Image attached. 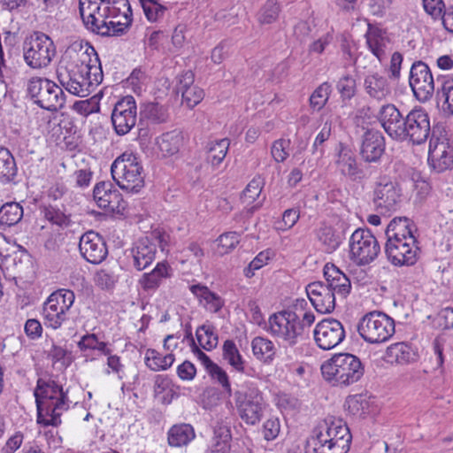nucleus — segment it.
I'll list each match as a JSON object with an SVG mask.
<instances>
[{"label":"nucleus","instance_id":"nucleus-1","mask_svg":"<svg viewBox=\"0 0 453 453\" xmlns=\"http://www.w3.org/2000/svg\"><path fill=\"white\" fill-rule=\"evenodd\" d=\"M37 409V423L42 426L58 427L62 412L70 407L67 392L51 378H39L34 392Z\"/></svg>","mask_w":453,"mask_h":453},{"label":"nucleus","instance_id":"nucleus-2","mask_svg":"<svg viewBox=\"0 0 453 453\" xmlns=\"http://www.w3.org/2000/svg\"><path fill=\"white\" fill-rule=\"evenodd\" d=\"M352 435L342 420H323L315 426L305 445V453H348Z\"/></svg>","mask_w":453,"mask_h":453},{"label":"nucleus","instance_id":"nucleus-3","mask_svg":"<svg viewBox=\"0 0 453 453\" xmlns=\"http://www.w3.org/2000/svg\"><path fill=\"white\" fill-rule=\"evenodd\" d=\"M307 305L305 299H296V303L287 310L273 313L269 318V330L274 336L281 338L289 346L297 343L299 338H303L310 326L315 321L312 312H304L302 319L296 313L298 307L303 311Z\"/></svg>","mask_w":453,"mask_h":453},{"label":"nucleus","instance_id":"nucleus-4","mask_svg":"<svg viewBox=\"0 0 453 453\" xmlns=\"http://www.w3.org/2000/svg\"><path fill=\"white\" fill-rule=\"evenodd\" d=\"M320 369L326 381L341 387L357 382L365 373V365L360 358L346 352L334 354Z\"/></svg>","mask_w":453,"mask_h":453},{"label":"nucleus","instance_id":"nucleus-5","mask_svg":"<svg viewBox=\"0 0 453 453\" xmlns=\"http://www.w3.org/2000/svg\"><path fill=\"white\" fill-rule=\"evenodd\" d=\"M111 173L117 185L127 193L137 194L144 187L142 165L132 152L119 156L111 164Z\"/></svg>","mask_w":453,"mask_h":453},{"label":"nucleus","instance_id":"nucleus-6","mask_svg":"<svg viewBox=\"0 0 453 453\" xmlns=\"http://www.w3.org/2000/svg\"><path fill=\"white\" fill-rule=\"evenodd\" d=\"M95 66L96 73H89L76 68L75 65H69L66 66L58 64L57 68L58 81L69 93L80 97H86L103 81V70H99L97 65Z\"/></svg>","mask_w":453,"mask_h":453},{"label":"nucleus","instance_id":"nucleus-7","mask_svg":"<svg viewBox=\"0 0 453 453\" xmlns=\"http://www.w3.org/2000/svg\"><path fill=\"white\" fill-rule=\"evenodd\" d=\"M27 92L36 105L49 111H58L65 105L62 88L46 78H31L27 82Z\"/></svg>","mask_w":453,"mask_h":453},{"label":"nucleus","instance_id":"nucleus-8","mask_svg":"<svg viewBox=\"0 0 453 453\" xmlns=\"http://www.w3.org/2000/svg\"><path fill=\"white\" fill-rule=\"evenodd\" d=\"M395 320L386 313L373 311L366 313L358 322L357 332L367 342H385L395 334Z\"/></svg>","mask_w":453,"mask_h":453},{"label":"nucleus","instance_id":"nucleus-9","mask_svg":"<svg viewBox=\"0 0 453 453\" xmlns=\"http://www.w3.org/2000/svg\"><path fill=\"white\" fill-rule=\"evenodd\" d=\"M22 50L26 64L33 69L46 67L56 53L53 41L42 32H34L27 37Z\"/></svg>","mask_w":453,"mask_h":453},{"label":"nucleus","instance_id":"nucleus-10","mask_svg":"<svg viewBox=\"0 0 453 453\" xmlns=\"http://www.w3.org/2000/svg\"><path fill=\"white\" fill-rule=\"evenodd\" d=\"M234 395L241 419L250 426L258 424L266 407L263 394L257 388H252L245 391L236 390Z\"/></svg>","mask_w":453,"mask_h":453},{"label":"nucleus","instance_id":"nucleus-11","mask_svg":"<svg viewBox=\"0 0 453 453\" xmlns=\"http://www.w3.org/2000/svg\"><path fill=\"white\" fill-rule=\"evenodd\" d=\"M350 258L358 265L372 263L380 251L376 237L368 228H357L349 239Z\"/></svg>","mask_w":453,"mask_h":453},{"label":"nucleus","instance_id":"nucleus-12","mask_svg":"<svg viewBox=\"0 0 453 453\" xmlns=\"http://www.w3.org/2000/svg\"><path fill=\"white\" fill-rule=\"evenodd\" d=\"M59 64L75 65L76 68L92 73L96 66L102 70L101 61L95 48L88 42L75 41L65 50Z\"/></svg>","mask_w":453,"mask_h":453},{"label":"nucleus","instance_id":"nucleus-13","mask_svg":"<svg viewBox=\"0 0 453 453\" xmlns=\"http://www.w3.org/2000/svg\"><path fill=\"white\" fill-rule=\"evenodd\" d=\"M406 130L403 134V142H410L414 145L423 144L431 136L430 116L426 109L415 106L407 111Z\"/></svg>","mask_w":453,"mask_h":453},{"label":"nucleus","instance_id":"nucleus-14","mask_svg":"<svg viewBox=\"0 0 453 453\" xmlns=\"http://www.w3.org/2000/svg\"><path fill=\"white\" fill-rule=\"evenodd\" d=\"M419 248L416 237L387 240L385 254L388 260L395 266H411L417 263Z\"/></svg>","mask_w":453,"mask_h":453},{"label":"nucleus","instance_id":"nucleus-15","mask_svg":"<svg viewBox=\"0 0 453 453\" xmlns=\"http://www.w3.org/2000/svg\"><path fill=\"white\" fill-rule=\"evenodd\" d=\"M111 119L118 135L128 134L137 120V106L134 96H126L119 99L114 105Z\"/></svg>","mask_w":453,"mask_h":453},{"label":"nucleus","instance_id":"nucleus-16","mask_svg":"<svg viewBox=\"0 0 453 453\" xmlns=\"http://www.w3.org/2000/svg\"><path fill=\"white\" fill-rule=\"evenodd\" d=\"M410 86L415 97L420 102L429 100L434 92V81L428 65L421 61H415L410 70Z\"/></svg>","mask_w":453,"mask_h":453},{"label":"nucleus","instance_id":"nucleus-17","mask_svg":"<svg viewBox=\"0 0 453 453\" xmlns=\"http://www.w3.org/2000/svg\"><path fill=\"white\" fill-rule=\"evenodd\" d=\"M377 119L392 140L403 142V134L406 130L407 112L404 114L395 104H387L380 108Z\"/></svg>","mask_w":453,"mask_h":453},{"label":"nucleus","instance_id":"nucleus-18","mask_svg":"<svg viewBox=\"0 0 453 453\" xmlns=\"http://www.w3.org/2000/svg\"><path fill=\"white\" fill-rule=\"evenodd\" d=\"M93 197L98 207L118 214H124L127 202L110 181H100L93 189Z\"/></svg>","mask_w":453,"mask_h":453},{"label":"nucleus","instance_id":"nucleus-19","mask_svg":"<svg viewBox=\"0 0 453 453\" xmlns=\"http://www.w3.org/2000/svg\"><path fill=\"white\" fill-rule=\"evenodd\" d=\"M401 189L396 182L382 177L373 189L372 202L380 213L395 211L400 202Z\"/></svg>","mask_w":453,"mask_h":453},{"label":"nucleus","instance_id":"nucleus-20","mask_svg":"<svg viewBox=\"0 0 453 453\" xmlns=\"http://www.w3.org/2000/svg\"><path fill=\"white\" fill-rule=\"evenodd\" d=\"M317 345L329 350L339 345L345 338L342 324L335 319H325L316 325L313 331Z\"/></svg>","mask_w":453,"mask_h":453},{"label":"nucleus","instance_id":"nucleus-21","mask_svg":"<svg viewBox=\"0 0 453 453\" xmlns=\"http://www.w3.org/2000/svg\"><path fill=\"white\" fill-rule=\"evenodd\" d=\"M79 250L82 257L90 264L98 265L105 260L108 255L106 242L95 231L83 234L79 242Z\"/></svg>","mask_w":453,"mask_h":453},{"label":"nucleus","instance_id":"nucleus-22","mask_svg":"<svg viewBox=\"0 0 453 453\" xmlns=\"http://www.w3.org/2000/svg\"><path fill=\"white\" fill-rule=\"evenodd\" d=\"M173 91L176 95L181 94L182 104L193 109L204 96L203 90L194 85L195 73L191 70H184L175 77Z\"/></svg>","mask_w":453,"mask_h":453},{"label":"nucleus","instance_id":"nucleus-23","mask_svg":"<svg viewBox=\"0 0 453 453\" xmlns=\"http://www.w3.org/2000/svg\"><path fill=\"white\" fill-rule=\"evenodd\" d=\"M385 149V138L380 130H367L361 135L359 155L365 162H379Z\"/></svg>","mask_w":453,"mask_h":453},{"label":"nucleus","instance_id":"nucleus-24","mask_svg":"<svg viewBox=\"0 0 453 453\" xmlns=\"http://www.w3.org/2000/svg\"><path fill=\"white\" fill-rule=\"evenodd\" d=\"M307 296L315 310L322 314L331 313L335 308V294L325 283L314 281L306 287Z\"/></svg>","mask_w":453,"mask_h":453},{"label":"nucleus","instance_id":"nucleus-25","mask_svg":"<svg viewBox=\"0 0 453 453\" xmlns=\"http://www.w3.org/2000/svg\"><path fill=\"white\" fill-rule=\"evenodd\" d=\"M323 273L326 279L325 285L334 294H337L342 299L349 295L351 291L350 280L336 265L332 263H326L324 266Z\"/></svg>","mask_w":453,"mask_h":453},{"label":"nucleus","instance_id":"nucleus-26","mask_svg":"<svg viewBox=\"0 0 453 453\" xmlns=\"http://www.w3.org/2000/svg\"><path fill=\"white\" fill-rule=\"evenodd\" d=\"M130 252L133 266L137 271H142L155 260L157 246L148 237H143L134 243Z\"/></svg>","mask_w":453,"mask_h":453},{"label":"nucleus","instance_id":"nucleus-27","mask_svg":"<svg viewBox=\"0 0 453 453\" xmlns=\"http://www.w3.org/2000/svg\"><path fill=\"white\" fill-rule=\"evenodd\" d=\"M430 140L428 164L437 173H442L453 165V149L445 142H438L434 146Z\"/></svg>","mask_w":453,"mask_h":453},{"label":"nucleus","instance_id":"nucleus-28","mask_svg":"<svg viewBox=\"0 0 453 453\" xmlns=\"http://www.w3.org/2000/svg\"><path fill=\"white\" fill-rule=\"evenodd\" d=\"M172 275L173 268L167 261H163L157 263L151 272L143 273L138 283L144 292L153 294L159 288L163 280L171 278Z\"/></svg>","mask_w":453,"mask_h":453},{"label":"nucleus","instance_id":"nucleus-29","mask_svg":"<svg viewBox=\"0 0 453 453\" xmlns=\"http://www.w3.org/2000/svg\"><path fill=\"white\" fill-rule=\"evenodd\" d=\"M337 228L324 226L319 229L318 238L326 246L327 252L334 251L345 239L346 230L349 228L344 221L337 223Z\"/></svg>","mask_w":453,"mask_h":453},{"label":"nucleus","instance_id":"nucleus-30","mask_svg":"<svg viewBox=\"0 0 453 453\" xmlns=\"http://www.w3.org/2000/svg\"><path fill=\"white\" fill-rule=\"evenodd\" d=\"M364 88L367 95L377 101H382L391 95V88L388 79L378 73L365 78Z\"/></svg>","mask_w":453,"mask_h":453},{"label":"nucleus","instance_id":"nucleus-31","mask_svg":"<svg viewBox=\"0 0 453 453\" xmlns=\"http://www.w3.org/2000/svg\"><path fill=\"white\" fill-rule=\"evenodd\" d=\"M414 231L417 227L414 222L407 217L394 218L385 230L387 240L407 239L409 236L415 237Z\"/></svg>","mask_w":453,"mask_h":453},{"label":"nucleus","instance_id":"nucleus-32","mask_svg":"<svg viewBox=\"0 0 453 453\" xmlns=\"http://www.w3.org/2000/svg\"><path fill=\"white\" fill-rule=\"evenodd\" d=\"M191 293L199 300L200 303L204 302L203 306L211 312L217 313L225 305L224 299L217 293L202 284H194L189 287Z\"/></svg>","mask_w":453,"mask_h":453},{"label":"nucleus","instance_id":"nucleus-33","mask_svg":"<svg viewBox=\"0 0 453 453\" xmlns=\"http://www.w3.org/2000/svg\"><path fill=\"white\" fill-rule=\"evenodd\" d=\"M18 167L12 152L0 146V182L3 184L16 183Z\"/></svg>","mask_w":453,"mask_h":453},{"label":"nucleus","instance_id":"nucleus-34","mask_svg":"<svg viewBox=\"0 0 453 453\" xmlns=\"http://www.w3.org/2000/svg\"><path fill=\"white\" fill-rule=\"evenodd\" d=\"M418 354L411 347L404 342H397L387 348L386 357L390 363L400 365L415 362L418 359Z\"/></svg>","mask_w":453,"mask_h":453},{"label":"nucleus","instance_id":"nucleus-35","mask_svg":"<svg viewBox=\"0 0 453 453\" xmlns=\"http://www.w3.org/2000/svg\"><path fill=\"white\" fill-rule=\"evenodd\" d=\"M337 163L342 167V173L348 176L351 180H361L365 178V173L361 169L353 157L350 150L342 149L339 153V159Z\"/></svg>","mask_w":453,"mask_h":453},{"label":"nucleus","instance_id":"nucleus-36","mask_svg":"<svg viewBox=\"0 0 453 453\" xmlns=\"http://www.w3.org/2000/svg\"><path fill=\"white\" fill-rule=\"evenodd\" d=\"M24 216L23 207L17 202H7L0 207V229L16 226Z\"/></svg>","mask_w":453,"mask_h":453},{"label":"nucleus","instance_id":"nucleus-37","mask_svg":"<svg viewBox=\"0 0 453 453\" xmlns=\"http://www.w3.org/2000/svg\"><path fill=\"white\" fill-rule=\"evenodd\" d=\"M195 437L193 426L190 424L181 423L170 428L168 443L172 447H182L188 445Z\"/></svg>","mask_w":453,"mask_h":453},{"label":"nucleus","instance_id":"nucleus-38","mask_svg":"<svg viewBox=\"0 0 453 453\" xmlns=\"http://www.w3.org/2000/svg\"><path fill=\"white\" fill-rule=\"evenodd\" d=\"M39 209L43 218L52 225H56L61 228L67 227L71 225V215L65 213L64 205H62V208H59L51 204H42Z\"/></svg>","mask_w":453,"mask_h":453},{"label":"nucleus","instance_id":"nucleus-39","mask_svg":"<svg viewBox=\"0 0 453 453\" xmlns=\"http://www.w3.org/2000/svg\"><path fill=\"white\" fill-rule=\"evenodd\" d=\"M42 316L45 326L54 330L60 328L67 319L57 304L51 303L48 298L42 305Z\"/></svg>","mask_w":453,"mask_h":453},{"label":"nucleus","instance_id":"nucleus-40","mask_svg":"<svg viewBox=\"0 0 453 453\" xmlns=\"http://www.w3.org/2000/svg\"><path fill=\"white\" fill-rule=\"evenodd\" d=\"M157 145L165 156H173L183 145V135L177 130L165 133L158 138Z\"/></svg>","mask_w":453,"mask_h":453},{"label":"nucleus","instance_id":"nucleus-41","mask_svg":"<svg viewBox=\"0 0 453 453\" xmlns=\"http://www.w3.org/2000/svg\"><path fill=\"white\" fill-rule=\"evenodd\" d=\"M253 355L264 363H271L275 356L276 350L273 343L264 337H255L251 342Z\"/></svg>","mask_w":453,"mask_h":453},{"label":"nucleus","instance_id":"nucleus-42","mask_svg":"<svg viewBox=\"0 0 453 453\" xmlns=\"http://www.w3.org/2000/svg\"><path fill=\"white\" fill-rule=\"evenodd\" d=\"M79 11L82 19V22L88 30L101 36L110 35V29L106 25V20L103 19L99 21L98 18H96V15H93L92 13H88V15H86V10L83 2L79 1Z\"/></svg>","mask_w":453,"mask_h":453},{"label":"nucleus","instance_id":"nucleus-43","mask_svg":"<svg viewBox=\"0 0 453 453\" xmlns=\"http://www.w3.org/2000/svg\"><path fill=\"white\" fill-rule=\"evenodd\" d=\"M174 362V355L162 356L153 349H148L145 355V364L152 371L166 370Z\"/></svg>","mask_w":453,"mask_h":453},{"label":"nucleus","instance_id":"nucleus-44","mask_svg":"<svg viewBox=\"0 0 453 453\" xmlns=\"http://www.w3.org/2000/svg\"><path fill=\"white\" fill-rule=\"evenodd\" d=\"M229 145L230 142L227 138L209 142L207 145V161L211 163L212 166H218L226 157Z\"/></svg>","mask_w":453,"mask_h":453},{"label":"nucleus","instance_id":"nucleus-45","mask_svg":"<svg viewBox=\"0 0 453 453\" xmlns=\"http://www.w3.org/2000/svg\"><path fill=\"white\" fill-rule=\"evenodd\" d=\"M223 358L237 372H244V360L233 340H226L222 346Z\"/></svg>","mask_w":453,"mask_h":453},{"label":"nucleus","instance_id":"nucleus-46","mask_svg":"<svg viewBox=\"0 0 453 453\" xmlns=\"http://www.w3.org/2000/svg\"><path fill=\"white\" fill-rule=\"evenodd\" d=\"M438 103L442 102L445 113L453 115V78H442L441 88L437 91Z\"/></svg>","mask_w":453,"mask_h":453},{"label":"nucleus","instance_id":"nucleus-47","mask_svg":"<svg viewBox=\"0 0 453 453\" xmlns=\"http://www.w3.org/2000/svg\"><path fill=\"white\" fill-rule=\"evenodd\" d=\"M143 119L159 124L166 122L168 115L165 110L158 103H148L143 105L140 111V119Z\"/></svg>","mask_w":453,"mask_h":453},{"label":"nucleus","instance_id":"nucleus-48","mask_svg":"<svg viewBox=\"0 0 453 453\" xmlns=\"http://www.w3.org/2000/svg\"><path fill=\"white\" fill-rule=\"evenodd\" d=\"M335 87L343 103L350 101L357 92V81L350 74L341 77L336 82Z\"/></svg>","mask_w":453,"mask_h":453},{"label":"nucleus","instance_id":"nucleus-49","mask_svg":"<svg viewBox=\"0 0 453 453\" xmlns=\"http://www.w3.org/2000/svg\"><path fill=\"white\" fill-rule=\"evenodd\" d=\"M48 299L57 304L60 311L66 315L74 303L75 295L72 290L61 288L51 293Z\"/></svg>","mask_w":453,"mask_h":453},{"label":"nucleus","instance_id":"nucleus-50","mask_svg":"<svg viewBox=\"0 0 453 453\" xmlns=\"http://www.w3.org/2000/svg\"><path fill=\"white\" fill-rule=\"evenodd\" d=\"M196 338L203 349L211 351L218 345L219 336L214 327L203 325L196 330Z\"/></svg>","mask_w":453,"mask_h":453},{"label":"nucleus","instance_id":"nucleus-51","mask_svg":"<svg viewBox=\"0 0 453 453\" xmlns=\"http://www.w3.org/2000/svg\"><path fill=\"white\" fill-rule=\"evenodd\" d=\"M331 92V84L327 81L323 82L310 96L311 107L317 111L321 110L328 101Z\"/></svg>","mask_w":453,"mask_h":453},{"label":"nucleus","instance_id":"nucleus-52","mask_svg":"<svg viewBox=\"0 0 453 453\" xmlns=\"http://www.w3.org/2000/svg\"><path fill=\"white\" fill-rule=\"evenodd\" d=\"M48 357L51 359L53 364L59 363L61 368L65 370L74 361V357L71 350L54 343L51 346Z\"/></svg>","mask_w":453,"mask_h":453},{"label":"nucleus","instance_id":"nucleus-53","mask_svg":"<svg viewBox=\"0 0 453 453\" xmlns=\"http://www.w3.org/2000/svg\"><path fill=\"white\" fill-rule=\"evenodd\" d=\"M107 14H100L103 17H118L122 15L124 19H133L132 9L128 0H113L106 7Z\"/></svg>","mask_w":453,"mask_h":453},{"label":"nucleus","instance_id":"nucleus-54","mask_svg":"<svg viewBox=\"0 0 453 453\" xmlns=\"http://www.w3.org/2000/svg\"><path fill=\"white\" fill-rule=\"evenodd\" d=\"M143 12L150 21H156L158 18L163 17L166 7L157 3V0H139Z\"/></svg>","mask_w":453,"mask_h":453},{"label":"nucleus","instance_id":"nucleus-55","mask_svg":"<svg viewBox=\"0 0 453 453\" xmlns=\"http://www.w3.org/2000/svg\"><path fill=\"white\" fill-rule=\"evenodd\" d=\"M207 372L213 380L217 381L223 388L227 396L232 395V388L229 377L222 367L218 364H215L207 371Z\"/></svg>","mask_w":453,"mask_h":453},{"label":"nucleus","instance_id":"nucleus-56","mask_svg":"<svg viewBox=\"0 0 453 453\" xmlns=\"http://www.w3.org/2000/svg\"><path fill=\"white\" fill-rule=\"evenodd\" d=\"M280 12V4L278 0H267L261 10L259 21L262 24H271L274 22Z\"/></svg>","mask_w":453,"mask_h":453},{"label":"nucleus","instance_id":"nucleus-57","mask_svg":"<svg viewBox=\"0 0 453 453\" xmlns=\"http://www.w3.org/2000/svg\"><path fill=\"white\" fill-rule=\"evenodd\" d=\"M299 219V211L296 209H288L282 214V219L277 222L278 230H288L293 227Z\"/></svg>","mask_w":453,"mask_h":453},{"label":"nucleus","instance_id":"nucleus-58","mask_svg":"<svg viewBox=\"0 0 453 453\" xmlns=\"http://www.w3.org/2000/svg\"><path fill=\"white\" fill-rule=\"evenodd\" d=\"M240 235L241 234L237 232H226L219 235L217 239V242H219V246H221L223 249H225L224 252L227 253L234 249L235 246L239 243Z\"/></svg>","mask_w":453,"mask_h":453},{"label":"nucleus","instance_id":"nucleus-59","mask_svg":"<svg viewBox=\"0 0 453 453\" xmlns=\"http://www.w3.org/2000/svg\"><path fill=\"white\" fill-rule=\"evenodd\" d=\"M289 140L280 139L273 142L271 153L273 157L277 162H283L288 156V152L286 148L289 144Z\"/></svg>","mask_w":453,"mask_h":453},{"label":"nucleus","instance_id":"nucleus-60","mask_svg":"<svg viewBox=\"0 0 453 453\" xmlns=\"http://www.w3.org/2000/svg\"><path fill=\"white\" fill-rule=\"evenodd\" d=\"M422 2L426 12L434 19H439L446 8L442 0H422Z\"/></svg>","mask_w":453,"mask_h":453},{"label":"nucleus","instance_id":"nucleus-61","mask_svg":"<svg viewBox=\"0 0 453 453\" xmlns=\"http://www.w3.org/2000/svg\"><path fill=\"white\" fill-rule=\"evenodd\" d=\"M25 333L31 340H36L42 336V326L38 319H29L27 320L25 326Z\"/></svg>","mask_w":453,"mask_h":453},{"label":"nucleus","instance_id":"nucleus-62","mask_svg":"<svg viewBox=\"0 0 453 453\" xmlns=\"http://www.w3.org/2000/svg\"><path fill=\"white\" fill-rule=\"evenodd\" d=\"M219 401V393L214 388H206L202 395L203 407L211 410L217 405Z\"/></svg>","mask_w":453,"mask_h":453},{"label":"nucleus","instance_id":"nucleus-63","mask_svg":"<svg viewBox=\"0 0 453 453\" xmlns=\"http://www.w3.org/2000/svg\"><path fill=\"white\" fill-rule=\"evenodd\" d=\"M264 438L266 441H272L277 437L280 433V422L277 418L267 419L263 426Z\"/></svg>","mask_w":453,"mask_h":453},{"label":"nucleus","instance_id":"nucleus-64","mask_svg":"<svg viewBox=\"0 0 453 453\" xmlns=\"http://www.w3.org/2000/svg\"><path fill=\"white\" fill-rule=\"evenodd\" d=\"M438 324L443 329L453 328V308L442 309L437 315Z\"/></svg>","mask_w":453,"mask_h":453}]
</instances>
